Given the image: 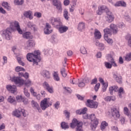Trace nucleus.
<instances>
[{
	"label": "nucleus",
	"instance_id": "54",
	"mask_svg": "<svg viewBox=\"0 0 131 131\" xmlns=\"http://www.w3.org/2000/svg\"><path fill=\"white\" fill-rule=\"evenodd\" d=\"M34 16L37 17V18H40L41 17V13L40 12H35Z\"/></svg>",
	"mask_w": 131,
	"mask_h": 131
},
{
	"label": "nucleus",
	"instance_id": "61",
	"mask_svg": "<svg viewBox=\"0 0 131 131\" xmlns=\"http://www.w3.org/2000/svg\"><path fill=\"white\" fill-rule=\"evenodd\" d=\"M60 105V102L59 101L56 102L54 104V107L56 109H58L59 106Z\"/></svg>",
	"mask_w": 131,
	"mask_h": 131
},
{
	"label": "nucleus",
	"instance_id": "6",
	"mask_svg": "<svg viewBox=\"0 0 131 131\" xmlns=\"http://www.w3.org/2000/svg\"><path fill=\"white\" fill-rule=\"evenodd\" d=\"M10 27L11 29H16L18 33L19 34H23V31L21 30V28H20V25L19 24V22L17 21H14L11 23Z\"/></svg>",
	"mask_w": 131,
	"mask_h": 131
},
{
	"label": "nucleus",
	"instance_id": "31",
	"mask_svg": "<svg viewBox=\"0 0 131 131\" xmlns=\"http://www.w3.org/2000/svg\"><path fill=\"white\" fill-rule=\"evenodd\" d=\"M53 77L54 80H56V81H59L60 80V77H59V75H58L57 72H54Z\"/></svg>",
	"mask_w": 131,
	"mask_h": 131
},
{
	"label": "nucleus",
	"instance_id": "58",
	"mask_svg": "<svg viewBox=\"0 0 131 131\" xmlns=\"http://www.w3.org/2000/svg\"><path fill=\"white\" fill-rule=\"evenodd\" d=\"M84 85H85L84 82L79 81L78 86L79 88H83V86H84Z\"/></svg>",
	"mask_w": 131,
	"mask_h": 131
},
{
	"label": "nucleus",
	"instance_id": "13",
	"mask_svg": "<svg viewBox=\"0 0 131 131\" xmlns=\"http://www.w3.org/2000/svg\"><path fill=\"white\" fill-rule=\"evenodd\" d=\"M106 20L107 22H108V23L113 22V20H114V16H113V14H112V12L108 10L107 12H106Z\"/></svg>",
	"mask_w": 131,
	"mask_h": 131
},
{
	"label": "nucleus",
	"instance_id": "30",
	"mask_svg": "<svg viewBox=\"0 0 131 131\" xmlns=\"http://www.w3.org/2000/svg\"><path fill=\"white\" fill-rule=\"evenodd\" d=\"M105 101L106 102H110L111 101H115L116 99L114 96H107L104 98Z\"/></svg>",
	"mask_w": 131,
	"mask_h": 131
},
{
	"label": "nucleus",
	"instance_id": "56",
	"mask_svg": "<svg viewBox=\"0 0 131 131\" xmlns=\"http://www.w3.org/2000/svg\"><path fill=\"white\" fill-rule=\"evenodd\" d=\"M43 86L44 88L46 89V90H47L50 86V84H49V83L47 82H45L43 83Z\"/></svg>",
	"mask_w": 131,
	"mask_h": 131
},
{
	"label": "nucleus",
	"instance_id": "15",
	"mask_svg": "<svg viewBox=\"0 0 131 131\" xmlns=\"http://www.w3.org/2000/svg\"><path fill=\"white\" fill-rule=\"evenodd\" d=\"M44 32L45 34H50V33H52V32H53V30H52V27H51V25H50V24L49 23L46 24V26L44 29Z\"/></svg>",
	"mask_w": 131,
	"mask_h": 131
},
{
	"label": "nucleus",
	"instance_id": "49",
	"mask_svg": "<svg viewBox=\"0 0 131 131\" xmlns=\"http://www.w3.org/2000/svg\"><path fill=\"white\" fill-rule=\"evenodd\" d=\"M21 102H23V103H24L25 105H27L29 103V101H28V99L25 97H23Z\"/></svg>",
	"mask_w": 131,
	"mask_h": 131
},
{
	"label": "nucleus",
	"instance_id": "51",
	"mask_svg": "<svg viewBox=\"0 0 131 131\" xmlns=\"http://www.w3.org/2000/svg\"><path fill=\"white\" fill-rule=\"evenodd\" d=\"M124 114H125V115H127V116L129 115V112L128 111V108H127V107L124 108Z\"/></svg>",
	"mask_w": 131,
	"mask_h": 131
},
{
	"label": "nucleus",
	"instance_id": "11",
	"mask_svg": "<svg viewBox=\"0 0 131 131\" xmlns=\"http://www.w3.org/2000/svg\"><path fill=\"white\" fill-rule=\"evenodd\" d=\"M51 105L52 104L50 103V102L48 101L47 98H45L41 101L40 106L42 110H46L48 107H50Z\"/></svg>",
	"mask_w": 131,
	"mask_h": 131
},
{
	"label": "nucleus",
	"instance_id": "5",
	"mask_svg": "<svg viewBox=\"0 0 131 131\" xmlns=\"http://www.w3.org/2000/svg\"><path fill=\"white\" fill-rule=\"evenodd\" d=\"M89 119H91V121L93 122V123L91 125V128L93 130H95L96 129V127H97L98 124H99V121L96 118V116L95 114H91L89 116Z\"/></svg>",
	"mask_w": 131,
	"mask_h": 131
},
{
	"label": "nucleus",
	"instance_id": "1",
	"mask_svg": "<svg viewBox=\"0 0 131 131\" xmlns=\"http://www.w3.org/2000/svg\"><path fill=\"white\" fill-rule=\"evenodd\" d=\"M27 59L29 62H32L33 65H38V62L40 61V52L38 50L35 51L33 53H28Z\"/></svg>",
	"mask_w": 131,
	"mask_h": 131
},
{
	"label": "nucleus",
	"instance_id": "12",
	"mask_svg": "<svg viewBox=\"0 0 131 131\" xmlns=\"http://www.w3.org/2000/svg\"><path fill=\"white\" fill-rule=\"evenodd\" d=\"M112 116L114 119H117L120 117V114H119V111L117 108H114L111 110Z\"/></svg>",
	"mask_w": 131,
	"mask_h": 131
},
{
	"label": "nucleus",
	"instance_id": "14",
	"mask_svg": "<svg viewBox=\"0 0 131 131\" xmlns=\"http://www.w3.org/2000/svg\"><path fill=\"white\" fill-rule=\"evenodd\" d=\"M6 89L12 94H15L16 92H17V87L15 85H7L6 86Z\"/></svg>",
	"mask_w": 131,
	"mask_h": 131
},
{
	"label": "nucleus",
	"instance_id": "64",
	"mask_svg": "<svg viewBox=\"0 0 131 131\" xmlns=\"http://www.w3.org/2000/svg\"><path fill=\"white\" fill-rule=\"evenodd\" d=\"M125 26V25H124V24H123V23H120L119 24V28H123V27H124Z\"/></svg>",
	"mask_w": 131,
	"mask_h": 131
},
{
	"label": "nucleus",
	"instance_id": "18",
	"mask_svg": "<svg viewBox=\"0 0 131 131\" xmlns=\"http://www.w3.org/2000/svg\"><path fill=\"white\" fill-rule=\"evenodd\" d=\"M99 81L102 84V92H106L107 88H108V83L104 82V80H103L102 78H99Z\"/></svg>",
	"mask_w": 131,
	"mask_h": 131
},
{
	"label": "nucleus",
	"instance_id": "8",
	"mask_svg": "<svg viewBox=\"0 0 131 131\" xmlns=\"http://www.w3.org/2000/svg\"><path fill=\"white\" fill-rule=\"evenodd\" d=\"M50 23L53 26H56V27L62 26V22H61V19L59 18L51 17L50 19Z\"/></svg>",
	"mask_w": 131,
	"mask_h": 131
},
{
	"label": "nucleus",
	"instance_id": "4",
	"mask_svg": "<svg viewBox=\"0 0 131 131\" xmlns=\"http://www.w3.org/2000/svg\"><path fill=\"white\" fill-rule=\"evenodd\" d=\"M70 127L72 128H75L76 127V131H83V129H82V122L78 121L76 119L73 120Z\"/></svg>",
	"mask_w": 131,
	"mask_h": 131
},
{
	"label": "nucleus",
	"instance_id": "24",
	"mask_svg": "<svg viewBox=\"0 0 131 131\" xmlns=\"http://www.w3.org/2000/svg\"><path fill=\"white\" fill-rule=\"evenodd\" d=\"M94 35L96 39H100V38L102 37V35H101V33L97 29L95 30Z\"/></svg>",
	"mask_w": 131,
	"mask_h": 131
},
{
	"label": "nucleus",
	"instance_id": "50",
	"mask_svg": "<svg viewBox=\"0 0 131 131\" xmlns=\"http://www.w3.org/2000/svg\"><path fill=\"white\" fill-rule=\"evenodd\" d=\"M96 46L99 47L100 48H103L104 47V44L100 43L99 41L97 40L95 43Z\"/></svg>",
	"mask_w": 131,
	"mask_h": 131
},
{
	"label": "nucleus",
	"instance_id": "34",
	"mask_svg": "<svg viewBox=\"0 0 131 131\" xmlns=\"http://www.w3.org/2000/svg\"><path fill=\"white\" fill-rule=\"evenodd\" d=\"M63 17L66 20H69V13L67 11V10H66V9L64 10Z\"/></svg>",
	"mask_w": 131,
	"mask_h": 131
},
{
	"label": "nucleus",
	"instance_id": "53",
	"mask_svg": "<svg viewBox=\"0 0 131 131\" xmlns=\"http://www.w3.org/2000/svg\"><path fill=\"white\" fill-rule=\"evenodd\" d=\"M16 101H17L18 102H22V100H23V97H22L21 96H16Z\"/></svg>",
	"mask_w": 131,
	"mask_h": 131
},
{
	"label": "nucleus",
	"instance_id": "60",
	"mask_svg": "<svg viewBox=\"0 0 131 131\" xmlns=\"http://www.w3.org/2000/svg\"><path fill=\"white\" fill-rule=\"evenodd\" d=\"M100 84L99 83L96 84L95 86V92H97L99 90V88H100Z\"/></svg>",
	"mask_w": 131,
	"mask_h": 131
},
{
	"label": "nucleus",
	"instance_id": "22",
	"mask_svg": "<svg viewBox=\"0 0 131 131\" xmlns=\"http://www.w3.org/2000/svg\"><path fill=\"white\" fill-rule=\"evenodd\" d=\"M60 27L58 28V30L60 33H64V32H66L68 30V27L66 26H59Z\"/></svg>",
	"mask_w": 131,
	"mask_h": 131
},
{
	"label": "nucleus",
	"instance_id": "28",
	"mask_svg": "<svg viewBox=\"0 0 131 131\" xmlns=\"http://www.w3.org/2000/svg\"><path fill=\"white\" fill-rule=\"evenodd\" d=\"M85 28V24L82 21H81L78 24V29L79 30H83Z\"/></svg>",
	"mask_w": 131,
	"mask_h": 131
},
{
	"label": "nucleus",
	"instance_id": "19",
	"mask_svg": "<svg viewBox=\"0 0 131 131\" xmlns=\"http://www.w3.org/2000/svg\"><path fill=\"white\" fill-rule=\"evenodd\" d=\"M24 16L26 18H29L30 20H32V19L33 18V16H32V12L30 10L25 11L24 13Z\"/></svg>",
	"mask_w": 131,
	"mask_h": 131
},
{
	"label": "nucleus",
	"instance_id": "63",
	"mask_svg": "<svg viewBox=\"0 0 131 131\" xmlns=\"http://www.w3.org/2000/svg\"><path fill=\"white\" fill-rule=\"evenodd\" d=\"M119 63L120 64H123V58L122 57L120 56L119 59Z\"/></svg>",
	"mask_w": 131,
	"mask_h": 131
},
{
	"label": "nucleus",
	"instance_id": "7",
	"mask_svg": "<svg viewBox=\"0 0 131 131\" xmlns=\"http://www.w3.org/2000/svg\"><path fill=\"white\" fill-rule=\"evenodd\" d=\"M1 34L2 36H5V38L8 40H10L12 38V33L11 32L10 29L7 28L1 31Z\"/></svg>",
	"mask_w": 131,
	"mask_h": 131
},
{
	"label": "nucleus",
	"instance_id": "9",
	"mask_svg": "<svg viewBox=\"0 0 131 131\" xmlns=\"http://www.w3.org/2000/svg\"><path fill=\"white\" fill-rule=\"evenodd\" d=\"M11 81L14 82L16 85H23L25 83V81L19 77H13Z\"/></svg>",
	"mask_w": 131,
	"mask_h": 131
},
{
	"label": "nucleus",
	"instance_id": "38",
	"mask_svg": "<svg viewBox=\"0 0 131 131\" xmlns=\"http://www.w3.org/2000/svg\"><path fill=\"white\" fill-rule=\"evenodd\" d=\"M23 3H24V1L23 0H14L15 5L21 6V5H23Z\"/></svg>",
	"mask_w": 131,
	"mask_h": 131
},
{
	"label": "nucleus",
	"instance_id": "10",
	"mask_svg": "<svg viewBox=\"0 0 131 131\" xmlns=\"http://www.w3.org/2000/svg\"><path fill=\"white\" fill-rule=\"evenodd\" d=\"M86 105L88 107H89L90 108H94V109H96L98 108V105H99V103L97 102L93 101V100L89 99L87 100Z\"/></svg>",
	"mask_w": 131,
	"mask_h": 131
},
{
	"label": "nucleus",
	"instance_id": "39",
	"mask_svg": "<svg viewBox=\"0 0 131 131\" xmlns=\"http://www.w3.org/2000/svg\"><path fill=\"white\" fill-rule=\"evenodd\" d=\"M125 60L127 62L130 61L131 60V52L127 54L125 56Z\"/></svg>",
	"mask_w": 131,
	"mask_h": 131
},
{
	"label": "nucleus",
	"instance_id": "62",
	"mask_svg": "<svg viewBox=\"0 0 131 131\" xmlns=\"http://www.w3.org/2000/svg\"><path fill=\"white\" fill-rule=\"evenodd\" d=\"M63 4L64 6H68L70 4V1L69 0H64Z\"/></svg>",
	"mask_w": 131,
	"mask_h": 131
},
{
	"label": "nucleus",
	"instance_id": "20",
	"mask_svg": "<svg viewBox=\"0 0 131 131\" xmlns=\"http://www.w3.org/2000/svg\"><path fill=\"white\" fill-rule=\"evenodd\" d=\"M23 36L24 38H26L27 39H32L33 38V36L31 35V33L30 32H26L23 34Z\"/></svg>",
	"mask_w": 131,
	"mask_h": 131
},
{
	"label": "nucleus",
	"instance_id": "23",
	"mask_svg": "<svg viewBox=\"0 0 131 131\" xmlns=\"http://www.w3.org/2000/svg\"><path fill=\"white\" fill-rule=\"evenodd\" d=\"M126 7V3L124 1H118L115 4V7Z\"/></svg>",
	"mask_w": 131,
	"mask_h": 131
},
{
	"label": "nucleus",
	"instance_id": "37",
	"mask_svg": "<svg viewBox=\"0 0 131 131\" xmlns=\"http://www.w3.org/2000/svg\"><path fill=\"white\" fill-rule=\"evenodd\" d=\"M8 102H9V103H15V102H16V100H15V97H13V96H9L8 98Z\"/></svg>",
	"mask_w": 131,
	"mask_h": 131
},
{
	"label": "nucleus",
	"instance_id": "57",
	"mask_svg": "<svg viewBox=\"0 0 131 131\" xmlns=\"http://www.w3.org/2000/svg\"><path fill=\"white\" fill-rule=\"evenodd\" d=\"M64 113L67 118H69V117H70V113L69 112L66 110Z\"/></svg>",
	"mask_w": 131,
	"mask_h": 131
},
{
	"label": "nucleus",
	"instance_id": "52",
	"mask_svg": "<svg viewBox=\"0 0 131 131\" xmlns=\"http://www.w3.org/2000/svg\"><path fill=\"white\" fill-rule=\"evenodd\" d=\"M30 91L31 94H32L33 96H34V97H36V96H37V94L36 93V92H34V90L33 89V88H31Z\"/></svg>",
	"mask_w": 131,
	"mask_h": 131
},
{
	"label": "nucleus",
	"instance_id": "26",
	"mask_svg": "<svg viewBox=\"0 0 131 131\" xmlns=\"http://www.w3.org/2000/svg\"><path fill=\"white\" fill-rule=\"evenodd\" d=\"M41 75L42 76L46 77V78H50V77H51V76L50 75V72L47 70L42 71Z\"/></svg>",
	"mask_w": 131,
	"mask_h": 131
},
{
	"label": "nucleus",
	"instance_id": "27",
	"mask_svg": "<svg viewBox=\"0 0 131 131\" xmlns=\"http://www.w3.org/2000/svg\"><path fill=\"white\" fill-rule=\"evenodd\" d=\"M102 11H108V9H107V7L106 6H101L100 8H99L98 11H97V14L98 15H101L102 14Z\"/></svg>",
	"mask_w": 131,
	"mask_h": 131
},
{
	"label": "nucleus",
	"instance_id": "17",
	"mask_svg": "<svg viewBox=\"0 0 131 131\" xmlns=\"http://www.w3.org/2000/svg\"><path fill=\"white\" fill-rule=\"evenodd\" d=\"M34 45H35V43H34V41H33V40H29L26 42V48L28 49H31V48H33V47H34Z\"/></svg>",
	"mask_w": 131,
	"mask_h": 131
},
{
	"label": "nucleus",
	"instance_id": "32",
	"mask_svg": "<svg viewBox=\"0 0 131 131\" xmlns=\"http://www.w3.org/2000/svg\"><path fill=\"white\" fill-rule=\"evenodd\" d=\"M106 126H108V123L106 122V121H103L101 123V125L100 126L101 130H104V129L106 128Z\"/></svg>",
	"mask_w": 131,
	"mask_h": 131
},
{
	"label": "nucleus",
	"instance_id": "46",
	"mask_svg": "<svg viewBox=\"0 0 131 131\" xmlns=\"http://www.w3.org/2000/svg\"><path fill=\"white\" fill-rule=\"evenodd\" d=\"M16 72H20V71H25V69L21 67H16L15 68Z\"/></svg>",
	"mask_w": 131,
	"mask_h": 131
},
{
	"label": "nucleus",
	"instance_id": "40",
	"mask_svg": "<svg viewBox=\"0 0 131 131\" xmlns=\"http://www.w3.org/2000/svg\"><path fill=\"white\" fill-rule=\"evenodd\" d=\"M80 51L81 54H83V55H85V54H86L88 53V52L86 51V49L83 46H82L81 47Z\"/></svg>",
	"mask_w": 131,
	"mask_h": 131
},
{
	"label": "nucleus",
	"instance_id": "16",
	"mask_svg": "<svg viewBox=\"0 0 131 131\" xmlns=\"http://www.w3.org/2000/svg\"><path fill=\"white\" fill-rule=\"evenodd\" d=\"M53 5L56 7V9L59 11H62V6L61 5V2L58 0H53Z\"/></svg>",
	"mask_w": 131,
	"mask_h": 131
},
{
	"label": "nucleus",
	"instance_id": "43",
	"mask_svg": "<svg viewBox=\"0 0 131 131\" xmlns=\"http://www.w3.org/2000/svg\"><path fill=\"white\" fill-rule=\"evenodd\" d=\"M60 72L63 77H66L67 76V74H66L65 68L61 69Z\"/></svg>",
	"mask_w": 131,
	"mask_h": 131
},
{
	"label": "nucleus",
	"instance_id": "21",
	"mask_svg": "<svg viewBox=\"0 0 131 131\" xmlns=\"http://www.w3.org/2000/svg\"><path fill=\"white\" fill-rule=\"evenodd\" d=\"M31 104L32 107H33L34 109H37L38 112H41V110L40 109V107H39V105H38V103H36V102L34 101V100H32L31 102Z\"/></svg>",
	"mask_w": 131,
	"mask_h": 131
},
{
	"label": "nucleus",
	"instance_id": "45",
	"mask_svg": "<svg viewBox=\"0 0 131 131\" xmlns=\"http://www.w3.org/2000/svg\"><path fill=\"white\" fill-rule=\"evenodd\" d=\"M24 92L25 96L27 97V98H29L30 97V94L28 92V90L26 88H24Z\"/></svg>",
	"mask_w": 131,
	"mask_h": 131
},
{
	"label": "nucleus",
	"instance_id": "36",
	"mask_svg": "<svg viewBox=\"0 0 131 131\" xmlns=\"http://www.w3.org/2000/svg\"><path fill=\"white\" fill-rule=\"evenodd\" d=\"M27 25L28 27L31 28V29H33V30H34V31H35V29L36 28V26L35 25L32 24V23H31V22L28 23Z\"/></svg>",
	"mask_w": 131,
	"mask_h": 131
},
{
	"label": "nucleus",
	"instance_id": "29",
	"mask_svg": "<svg viewBox=\"0 0 131 131\" xmlns=\"http://www.w3.org/2000/svg\"><path fill=\"white\" fill-rule=\"evenodd\" d=\"M114 78H115L116 81L118 82V83H121L122 82L121 76H118L116 74H114Z\"/></svg>",
	"mask_w": 131,
	"mask_h": 131
},
{
	"label": "nucleus",
	"instance_id": "25",
	"mask_svg": "<svg viewBox=\"0 0 131 131\" xmlns=\"http://www.w3.org/2000/svg\"><path fill=\"white\" fill-rule=\"evenodd\" d=\"M21 109L20 108L16 110L13 112V115L16 117H20L21 116Z\"/></svg>",
	"mask_w": 131,
	"mask_h": 131
},
{
	"label": "nucleus",
	"instance_id": "2",
	"mask_svg": "<svg viewBox=\"0 0 131 131\" xmlns=\"http://www.w3.org/2000/svg\"><path fill=\"white\" fill-rule=\"evenodd\" d=\"M110 29H105L104 30V37L111 36L112 35V31L114 34H116L118 32L117 26L113 24L110 25Z\"/></svg>",
	"mask_w": 131,
	"mask_h": 131
},
{
	"label": "nucleus",
	"instance_id": "44",
	"mask_svg": "<svg viewBox=\"0 0 131 131\" xmlns=\"http://www.w3.org/2000/svg\"><path fill=\"white\" fill-rule=\"evenodd\" d=\"M124 93V91H123V88H120L118 92V95L119 98H121L122 97V95Z\"/></svg>",
	"mask_w": 131,
	"mask_h": 131
},
{
	"label": "nucleus",
	"instance_id": "3",
	"mask_svg": "<svg viewBox=\"0 0 131 131\" xmlns=\"http://www.w3.org/2000/svg\"><path fill=\"white\" fill-rule=\"evenodd\" d=\"M114 54L113 53V54H108L107 55V60L108 62H110V63L108 62H104V65L107 69H111L112 68V66L114 67H117V64L115 62V61H114V59L113 58V56Z\"/></svg>",
	"mask_w": 131,
	"mask_h": 131
},
{
	"label": "nucleus",
	"instance_id": "59",
	"mask_svg": "<svg viewBox=\"0 0 131 131\" xmlns=\"http://www.w3.org/2000/svg\"><path fill=\"white\" fill-rule=\"evenodd\" d=\"M86 111H88V108L86 107H84V108L81 110V112L82 114H86Z\"/></svg>",
	"mask_w": 131,
	"mask_h": 131
},
{
	"label": "nucleus",
	"instance_id": "33",
	"mask_svg": "<svg viewBox=\"0 0 131 131\" xmlns=\"http://www.w3.org/2000/svg\"><path fill=\"white\" fill-rule=\"evenodd\" d=\"M2 6L5 8V9H7L8 11H10V10H11V7L9 6V4L7 2H4L2 4Z\"/></svg>",
	"mask_w": 131,
	"mask_h": 131
},
{
	"label": "nucleus",
	"instance_id": "35",
	"mask_svg": "<svg viewBox=\"0 0 131 131\" xmlns=\"http://www.w3.org/2000/svg\"><path fill=\"white\" fill-rule=\"evenodd\" d=\"M61 127L63 129H66V128H69V126H68V124L65 122H62L61 124Z\"/></svg>",
	"mask_w": 131,
	"mask_h": 131
},
{
	"label": "nucleus",
	"instance_id": "48",
	"mask_svg": "<svg viewBox=\"0 0 131 131\" xmlns=\"http://www.w3.org/2000/svg\"><path fill=\"white\" fill-rule=\"evenodd\" d=\"M46 90L49 93H50V94L54 93V88H53L52 86H49Z\"/></svg>",
	"mask_w": 131,
	"mask_h": 131
},
{
	"label": "nucleus",
	"instance_id": "41",
	"mask_svg": "<svg viewBox=\"0 0 131 131\" xmlns=\"http://www.w3.org/2000/svg\"><path fill=\"white\" fill-rule=\"evenodd\" d=\"M20 112L24 117H26L28 116V112H27V111H25L24 109H20Z\"/></svg>",
	"mask_w": 131,
	"mask_h": 131
},
{
	"label": "nucleus",
	"instance_id": "42",
	"mask_svg": "<svg viewBox=\"0 0 131 131\" xmlns=\"http://www.w3.org/2000/svg\"><path fill=\"white\" fill-rule=\"evenodd\" d=\"M105 40L107 41L108 43H110L111 45H112L113 43V40L112 39L109 38V37H104Z\"/></svg>",
	"mask_w": 131,
	"mask_h": 131
},
{
	"label": "nucleus",
	"instance_id": "47",
	"mask_svg": "<svg viewBox=\"0 0 131 131\" xmlns=\"http://www.w3.org/2000/svg\"><path fill=\"white\" fill-rule=\"evenodd\" d=\"M17 62L19 63V64L20 65H21V66H24V65H25V63H24V62H23L20 58V57H17Z\"/></svg>",
	"mask_w": 131,
	"mask_h": 131
},
{
	"label": "nucleus",
	"instance_id": "55",
	"mask_svg": "<svg viewBox=\"0 0 131 131\" xmlns=\"http://www.w3.org/2000/svg\"><path fill=\"white\" fill-rule=\"evenodd\" d=\"M32 83H31V81H30V80H28L25 83L26 86H30V85H32Z\"/></svg>",
	"mask_w": 131,
	"mask_h": 131
}]
</instances>
